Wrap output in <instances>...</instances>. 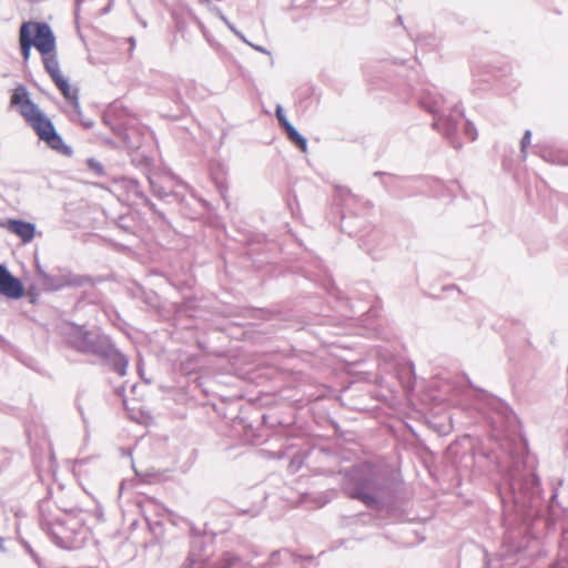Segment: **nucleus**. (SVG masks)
Returning <instances> with one entry per match:
<instances>
[{
    "instance_id": "nucleus-13",
    "label": "nucleus",
    "mask_w": 568,
    "mask_h": 568,
    "mask_svg": "<svg viewBox=\"0 0 568 568\" xmlns=\"http://www.w3.org/2000/svg\"><path fill=\"white\" fill-rule=\"evenodd\" d=\"M124 189L128 192V195L133 199L141 200L150 210L158 215V217L165 224H169L165 214L158 209L156 204H154L143 192L140 182L135 179L129 178L123 181Z\"/></svg>"
},
{
    "instance_id": "nucleus-35",
    "label": "nucleus",
    "mask_w": 568,
    "mask_h": 568,
    "mask_svg": "<svg viewBox=\"0 0 568 568\" xmlns=\"http://www.w3.org/2000/svg\"><path fill=\"white\" fill-rule=\"evenodd\" d=\"M158 295L155 293H150V294H146L145 296V303L152 307H155L158 305Z\"/></svg>"
},
{
    "instance_id": "nucleus-1",
    "label": "nucleus",
    "mask_w": 568,
    "mask_h": 568,
    "mask_svg": "<svg viewBox=\"0 0 568 568\" xmlns=\"http://www.w3.org/2000/svg\"><path fill=\"white\" fill-rule=\"evenodd\" d=\"M525 449L526 443H520L516 450L510 449L509 465L498 485L503 523L509 540L530 534L537 521H541L546 529L552 528L566 511L557 503V488L552 489L548 501L544 499L539 477L534 465H529Z\"/></svg>"
},
{
    "instance_id": "nucleus-6",
    "label": "nucleus",
    "mask_w": 568,
    "mask_h": 568,
    "mask_svg": "<svg viewBox=\"0 0 568 568\" xmlns=\"http://www.w3.org/2000/svg\"><path fill=\"white\" fill-rule=\"evenodd\" d=\"M334 203L339 207L341 231L351 236L361 234L363 225L361 217L372 209L371 202L362 200L346 187L338 186Z\"/></svg>"
},
{
    "instance_id": "nucleus-21",
    "label": "nucleus",
    "mask_w": 568,
    "mask_h": 568,
    "mask_svg": "<svg viewBox=\"0 0 568 568\" xmlns=\"http://www.w3.org/2000/svg\"><path fill=\"white\" fill-rule=\"evenodd\" d=\"M496 415L497 417H493V422L495 424L498 423V417H503L508 424H511L513 420L516 418L513 410L504 403L501 402H495L494 403Z\"/></svg>"
},
{
    "instance_id": "nucleus-43",
    "label": "nucleus",
    "mask_w": 568,
    "mask_h": 568,
    "mask_svg": "<svg viewBox=\"0 0 568 568\" xmlns=\"http://www.w3.org/2000/svg\"><path fill=\"white\" fill-rule=\"evenodd\" d=\"M0 227H2V229H6V230H7V220H6V221L0 220Z\"/></svg>"
},
{
    "instance_id": "nucleus-7",
    "label": "nucleus",
    "mask_w": 568,
    "mask_h": 568,
    "mask_svg": "<svg viewBox=\"0 0 568 568\" xmlns=\"http://www.w3.org/2000/svg\"><path fill=\"white\" fill-rule=\"evenodd\" d=\"M19 39L21 55L24 62L30 59L32 47H34L40 54L55 50L57 47L55 36L47 22H23L20 27Z\"/></svg>"
},
{
    "instance_id": "nucleus-41",
    "label": "nucleus",
    "mask_w": 568,
    "mask_h": 568,
    "mask_svg": "<svg viewBox=\"0 0 568 568\" xmlns=\"http://www.w3.org/2000/svg\"><path fill=\"white\" fill-rule=\"evenodd\" d=\"M37 273L38 275L42 278V274L43 273H47L42 267L41 265L37 262Z\"/></svg>"
},
{
    "instance_id": "nucleus-25",
    "label": "nucleus",
    "mask_w": 568,
    "mask_h": 568,
    "mask_svg": "<svg viewBox=\"0 0 568 568\" xmlns=\"http://www.w3.org/2000/svg\"><path fill=\"white\" fill-rule=\"evenodd\" d=\"M211 175H212V179H213V180H214V182H215V185H216V187H217V190H219V192H220V194H221L222 199H223L224 201H226V191H227V187H226V185H225V181H224V179H223L222 176L220 178V176L217 175V173H216L214 170H212Z\"/></svg>"
},
{
    "instance_id": "nucleus-3",
    "label": "nucleus",
    "mask_w": 568,
    "mask_h": 568,
    "mask_svg": "<svg viewBox=\"0 0 568 568\" xmlns=\"http://www.w3.org/2000/svg\"><path fill=\"white\" fill-rule=\"evenodd\" d=\"M67 344L77 352L99 358L103 366L123 377L128 373L129 358L116 347L112 338L99 329L72 325L65 334Z\"/></svg>"
},
{
    "instance_id": "nucleus-28",
    "label": "nucleus",
    "mask_w": 568,
    "mask_h": 568,
    "mask_svg": "<svg viewBox=\"0 0 568 568\" xmlns=\"http://www.w3.org/2000/svg\"><path fill=\"white\" fill-rule=\"evenodd\" d=\"M240 561V558L231 552H225L221 568H233Z\"/></svg>"
},
{
    "instance_id": "nucleus-14",
    "label": "nucleus",
    "mask_w": 568,
    "mask_h": 568,
    "mask_svg": "<svg viewBox=\"0 0 568 568\" xmlns=\"http://www.w3.org/2000/svg\"><path fill=\"white\" fill-rule=\"evenodd\" d=\"M7 230L21 239L23 243H29L36 235V224L19 219H8Z\"/></svg>"
},
{
    "instance_id": "nucleus-8",
    "label": "nucleus",
    "mask_w": 568,
    "mask_h": 568,
    "mask_svg": "<svg viewBox=\"0 0 568 568\" xmlns=\"http://www.w3.org/2000/svg\"><path fill=\"white\" fill-rule=\"evenodd\" d=\"M214 539V535L196 532L192 529L184 568H207L215 551Z\"/></svg>"
},
{
    "instance_id": "nucleus-10",
    "label": "nucleus",
    "mask_w": 568,
    "mask_h": 568,
    "mask_svg": "<svg viewBox=\"0 0 568 568\" xmlns=\"http://www.w3.org/2000/svg\"><path fill=\"white\" fill-rule=\"evenodd\" d=\"M286 561H292L294 564H301L302 568H307L304 566V562L315 564L317 565L316 558L313 555L302 556L290 549H280L273 551L267 561L262 564L260 568H277L280 565Z\"/></svg>"
},
{
    "instance_id": "nucleus-2",
    "label": "nucleus",
    "mask_w": 568,
    "mask_h": 568,
    "mask_svg": "<svg viewBox=\"0 0 568 568\" xmlns=\"http://www.w3.org/2000/svg\"><path fill=\"white\" fill-rule=\"evenodd\" d=\"M412 97L418 105L433 115V129L440 132L455 149H460L462 143L457 140L458 125L464 118V112L458 106H447L446 99L438 92L437 88L430 84L419 83L412 85L410 81L417 77V71H409L405 74Z\"/></svg>"
},
{
    "instance_id": "nucleus-12",
    "label": "nucleus",
    "mask_w": 568,
    "mask_h": 568,
    "mask_svg": "<svg viewBox=\"0 0 568 568\" xmlns=\"http://www.w3.org/2000/svg\"><path fill=\"white\" fill-rule=\"evenodd\" d=\"M90 282L87 276H74L71 275H51L49 273L42 274V284L49 291H59L65 286H81Z\"/></svg>"
},
{
    "instance_id": "nucleus-30",
    "label": "nucleus",
    "mask_w": 568,
    "mask_h": 568,
    "mask_svg": "<svg viewBox=\"0 0 568 568\" xmlns=\"http://www.w3.org/2000/svg\"><path fill=\"white\" fill-rule=\"evenodd\" d=\"M464 133L471 141L476 140V138H477V130L470 121L465 122Z\"/></svg>"
},
{
    "instance_id": "nucleus-34",
    "label": "nucleus",
    "mask_w": 568,
    "mask_h": 568,
    "mask_svg": "<svg viewBox=\"0 0 568 568\" xmlns=\"http://www.w3.org/2000/svg\"><path fill=\"white\" fill-rule=\"evenodd\" d=\"M227 28L241 40L243 41L244 43H248V40L246 39V37L235 28V26L231 22H227Z\"/></svg>"
},
{
    "instance_id": "nucleus-26",
    "label": "nucleus",
    "mask_w": 568,
    "mask_h": 568,
    "mask_svg": "<svg viewBox=\"0 0 568 568\" xmlns=\"http://www.w3.org/2000/svg\"><path fill=\"white\" fill-rule=\"evenodd\" d=\"M530 141H531V131L526 130L521 138V141H520V158L523 160H526V158H527V148L530 145Z\"/></svg>"
},
{
    "instance_id": "nucleus-45",
    "label": "nucleus",
    "mask_w": 568,
    "mask_h": 568,
    "mask_svg": "<svg viewBox=\"0 0 568 568\" xmlns=\"http://www.w3.org/2000/svg\"><path fill=\"white\" fill-rule=\"evenodd\" d=\"M221 19L223 20V22H224L226 26H227V22H230V21L227 20V18H226L225 16H223V14H221Z\"/></svg>"
},
{
    "instance_id": "nucleus-48",
    "label": "nucleus",
    "mask_w": 568,
    "mask_h": 568,
    "mask_svg": "<svg viewBox=\"0 0 568 568\" xmlns=\"http://www.w3.org/2000/svg\"><path fill=\"white\" fill-rule=\"evenodd\" d=\"M41 513L43 514V503L40 505Z\"/></svg>"
},
{
    "instance_id": "nucleus-24",
    "label": "nucleus",
    "mask_w": 568,
    "mask_h": 568,
    "mask_svg": "<svg viewBox=\"0 0 568 568\" xmlns=\"http://www.w3.org/2000/svg\"><path fill=\"white\" fill-rule=\"evenodd\" d=\"M87 164L89 170L92 171L97 176H104L106 174L103 164L94 158H89L87 160Z\"/></svg>"
},
{
    "instance_id": "nucleus-46",
    "label": "nucleus",
    "mask_w": 568,
    "mask_h": 568,
    "mask_svg": "<svg viewBox=\"0 0 568 568\" xmlns=\"http://www.w3.org/2000/svg\"><path fill=\"white\" fill-rule=\"evenodd\" d=\"M130 42H131V45L134 47L135 45V40L134 38H130Z\"/></svg>"
},
{
    "instance_id": "nucleus-47",
    "label": "nucleus",
    "mask_w": 568,
    "mask_h": 568,
    "mask_svg": "<svg viewBox=\"0 0 568 568\" xmlns=\"http://www.w3.org/2000/svg\"><path fill=\"white\" fill-rule=\"evenodd\" d=\"M397 20H398L399 23H402V17L400 16L397 17Z\"/></svg>"
},
{
    "instance_id": "nucleus-15",
    "label": "nucleus",
    "mask_w": 568,
    "mask_h": 568,
    "mask_svg": "<svg viewBox=\"0 0 568 568\" xmlns=\"http://www.w3.org/2000/svg\"><path fill=\"white\" fill-rule=\"evenodd\" d=\"M374 175L375 176H381L382 178V184L385 186V189L389 193H392L394 195H398L397 187H403L404 185L409 183L408 179L395 176V175L387 174V173L379 172V171L375 172Z\"/></svg>"
},
{
    "instance_id": "nucleus-17",
    "label": "nucleus",
    "mask_w": 568,
    "mask_h": 568,
    "mask_svg": "<svg viewBox=\"0 0 568 568\" xmlns=\"http://www.w3.org/2000/svg\"><path fill=\"white\" fill-rule=\"evenodd\" d=\"M163 202L169 205L180 206L181 213L184 216H194L193 212L187 210L189 201L186 200V196L182 195L179 192L169 191V193L166 194V197L163 199Z\"/></svg>"
},
{
    "instance_id": "nucleus-16",
    "label": "nucleus",
    "mask_w": 568,
    "mask_h": 568,
    "mask_svg": "<svg viewBox=\"0 0 568 568\" xmlns=\"http://www.w3.org/2000/svg\"><path fill=\"white\" fill-rule=\"evenodd\" d=\"M186 200L189 201L187 210L194 214V216H187L191 220L199 219L204 212L211 211V204L194 193H191Z\"/></svg>"
},
{
    "instance_id": "nucleus-29",
    "label": "nucleus",
    "mask_w": 568,
    "mask_h": 568,
    "mask_svg": "<svg viewBox=\"0 0 568 568\" xmlns=\"http://www.w3.org/2000/svg\"><path fill=\"white\" fill-rule=\"evenodd\" d=\"M275 115H276V118L278 120V123L282 126V129H284L285 126L291 124V122L287 120V118L285 115L284 109H283L282 105L278 104L276 106Z\"/></svg>"
},
{
    "instance_id": "nucleus-9",
    "label": "nucleus",
    "mask_w": 568,
    "mask_h": 568,
    "mask_svg": "<svg viewBox=\"0 0 568 568\" xmlns=\"http://www.w3.org/2000/svg\"><path fill=\"white\" fill-rule=\"evenodd\" d=\"M361 247L364 248L374 260L383 256V252L393 243L389 234L379 229H372L366 234H361Z\"/></svg>"
},
{
    "instance_id": "nucleus-40",
    "label": "nucleus",
    "mask_w": 568,
    "mask_h": 568,
    "mask_svg": "<svg viewBox=\"0 0 568 568\" xmlns=\"http://www.w3.org/2000/svg\"><path fill=\"white\" fill-rule=\"evenodd\" d=\"M355 313L353 311L349 312V314L344 315L343 320L341 322H337V325H345V322L348 320H352Z\"/></svg>"
},
{
    "instance_id": "nucleus-23",
    "label": "nucleus",
    "mask_w": 568,
    "mask_h": 568,
    "mask_svg": "<svg viewBox=\"0 0 568 568\" xmlns=\"http://www.w3.org/2000/svg\"><path fill=\"white\" fill-rule=\"evenodd\" d=\"M541 158L550 163L560 164V165H568V161L566 160V156L562 154L555 153L552 151H545L541 153Z\"/></svg>"
},
{
    "instance_id": "nucleus-32",
    "label": "nucleus",
    "mask_w": 568,
    "mask_h": 568,
    "mask_svg": "<svg viewBox=\"0 0 568 568\" xmlns=\"http://www.w3.org/2000/svg\"><path fill=\"white\" fill-rule=\"evenodd\" d=\"M10 463V454L7 449H0V473L7 468Z\"/></svg>"
},
{
    "instance_id": "nucleus-38",
    "label": "nucleus",
    "mask_w": 568,
    "mask_h": 568,
    "mask_svg": "<svg viewBox=\"0 0 568 568\" xmlns=\"http://www.w3.org/2000/svg\"><path fill=\"white\" fill-rule=\"evenodd\" d=\"M246 44L250 45L251 48H253L254 50L261 52V53L271 55V52L266 48H264L262 45L254 44L251 41H248V43H246Z\"/></svg>"
},
{
    "instance_id": "nucleus-36",
    "label": "nucleus",
    "mask_w": 568,
    "mask_h": 568,
    "mask_svg": "<svg viewBox=\"0 0 568 568\" xmlns=\"http://www.w3.org/2000/svg\"><path fill=\"white\" fill-rule=\"evenodd\" d=\"M78 118H79L81 124L83 125V128H85V129H92L93 128L94 122L92 120H90V119L84 118L82 112H81V115H78Z\"/></svg>"
},
{
    "instance_id": "nucleus-31",
    "label": "nucleus",
    "mask_w": 568,
    "mask_h": 568,
    "mask_svg": "<svg viewBox=\"0 0 568 568\" xmlns=\"http://www.w3.org/2000/svg\"><path fill=\"white\" fill-rule=\"evenodd\" d=\"M51 80L54 82V84L57 85V88L60 90L62 89L64 85H68L69 84V80L67 78H64L61 72L59 73H55L53 75L50 77Z\"/></svg>"
},
{
    "instance_id": "nucleus-42",
    "label": "nucleus",
    "mask_w": 568,
    "mask_h": 568,
    "mask_svg": "<svg viewBox=\"0 0 568 568\" xmlns=\"http://www.w3.org/2000/svg\"><path fill=\"white\" fill-rule=\"evenodd\" d=\"M0 551L7 552V548L4 546V539L0 536Z\"/></svg>"
},
{
    "instance_id": "nucleus-18",
    "label": "nucleus",
    "mask_w": 568,
    "mask_h": 568,
    "mask_svg": "<svg viewBox=\"0 0 568 568\" xmlns=\"http://www.w3.org/2000/svg\"><path fill=\"white\" fill-rule=\"evenodd\" d=\"M41 57H42L44 70L49 73L50 77L55 73L61 72L60 63H59L58 54H57V49L50 50L48 53L41 54Z\"/></svg>"
},
{
    "instance_id": "nucleus-27",
    "label": "nucleus",
    "mask_w": 568,
    "mask_h": 568,
    "mask_svg": "<svg viewBox=\"0 0 568 568\" xmlns=\"http://www.w3.org/2000/svg\"><path fill=\"white\" fill-rule=\"evenodd\" d=\"M474 456H475V458L483 457V458L488 459L490 462H495L496 460L498 463V467L500 468V470H503V468H504L501 465H499V460H497L498 457H496L493 452H488V450H484L481 448H478V449L475 450Z\"/></svg>"
},
{
    "instance_id": "nucleus-19",
    "label": "nucleus",
    "mask_w": 568,
    "mask_h": 568,
    "mask_svg": "<svg viewBox=\"0 0 568 568\" xmlns=\"http://www.w3.org/2000/svg\"><path fill=\"white\" fill-rule=\"evenodd\" d=\"M284 132L286 133L287 139L295 144L301 151H307V141L306 139L296 130V128L291 123L285 126Z\"/></svg>"
},
{
    "instance_id": "nucleus-22",
    "label": "nucleus",
    "mask_w": 568,
    "mask_h": 568,
    "mask_svg": "<svg viewBox=\"0 0 568 568\" xmlns=\"http://www.w3.org/2000/svg\"><path fill=\"white\" fill-rule=\"evenodd\" d=\"M60 92L62 93L64 99L71 103L77 115H81V106L79 103L78 93L71 91L70 83L68 85H64L62 89H60Z\"/></svg>"
},
{
    "instance_id": "nucleus-39",
    "label": "nucleus",
    "mask_w": 568,
    "mask_h": 568,
    "mask_svg": "<svg viewBox=\"0 0 568 568\" xmlns=\"http://www.w3.org/2000/svg\"><path fill=\"white\" fill-rule=\"evenodd\" d=\"M322 324L331 325L335 323V317L331 315H326L322 318Z\"/></svg>"
},
{
    "instance_id": "nucleus-11",
    "label": "nucleus",
    "mask_w": 568,
    "mask_h": 568,
    "mask_svg": "<svg viewBox=\"0 0 568 568\" xmlns=\"http://www.w3.org/2000/svg\"><path fill=\"white\" fill-rule=\"evenodd\" d=\"M24 292L21 280L13 276L6 265L0 264V295L19 300L23 297Z\"/></svg>"
},
{
    "instance_id": "nucleus-20",
    "label": "nucleus",
    "mask_w": 568,
    "mask_h": 568,
    "mask_svg": "<svg viewBox=\"0 0 568 568\" xmlns=\"http://www.w3.org/2000/svg\"><path fill=\"white\" fill-rule=\"evenodd\" d=\"M148 181L153 195L163 201V199L166 197L169 191H166L165 186L161 183L160 176L149 175Z\"/></svg>"
},
{
    "instance_id": "nucleus-33",
    "label": "nucleus",
    "mask_w": 568,
    "mask_h": 568,
    "mask_svg": "<svg viewBox=\"0 0 568 568\" xmlns=\"http://www.w3.org/2000/svg\"><path fill=\"white\" fill-rule=\"evenodd\" d=\"M23 546L26 550L29 552V555L32 557V559L36 561V564L41 568L42 561L40 557L37 555V552L32 549V547L27 542L23 541Z\"/></svg>"
},
{
    "instance_id": "nucleus-5",
    "label": "nucleus",
    "mask_w": 568,
    "mask_h": 568,
    "mask_svg": "<svg viewBox=\"0 0 568 568\" xmlns=\"http://www.w3.org/2000/svg\"><path fill=\"white\" fill-rule=\"evenodd\" d=\"M344 491L349 498L362 501L368 508L379 509L393 497V483L387 475L381 473L348 475Z\"/></svg>"
},
{
    "instance_id": "nucleus-44",
    "label": "nucleus",
    "mask_w": 568,
    "mask_h": 568,
    "mask_svg": "<svg viewBox=\"0 0 568 568\" xmlns=\"http://www.w3.org/2000/svg\"><path fill=\"white\" fill-rule=\"evenodd\" d=\"M83 1L84 0H75L77 11L80 9V6Z\"/></svg>"
},
{
    "instance_id": "nucleus-37",
    "label": "nucleus",
    "mask_w": 568,
    "mask_h": 568,
    "mask_svg": "<svg viewBox=\"0 0 568 568\" xmlns=\"http://www.w3.org/2000/svg\"><path fill=\"white\" fill-rule=\"evenodd\" d=\"M128 217L120 216L118 221V225L120 229L124 230L125 232H131V226L126 223Z\"/></svg>"
},
{
    "instance_id": "nucleus-4",
    "label": "nucleus",
    "mask_w": 568,
    "mask_h": 568,
    "mask_svg": "<svg viewBox=\"0 0 568 568\" xmlns=\"http://www.w3.org/2000/svg\"><path fill=\"white\" fill-rule=\"evenodd\" d=\"M10 105L18 108L19 113L26 123L32 128L40 141H43L52 150L71 156L72 148L67 145L62 136L57 132L53 122L45 113L30 99L26 85L18 84L10 99Z\"/></svg>"
}]
</instances>
